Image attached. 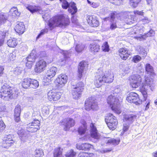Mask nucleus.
Segmentation results:
<instances>
[{"instance_id": "nucleus-6", "label": "nucleus", "mask_w": 157, "mask_h": 157, "mask_svg": "<svg viewBox=\"0 0 157 157\" xmlns=\"http://www.w3.org/2000/svg\"><path fill=\"white\" fill-rule=\"evenodd\" d=\"M84 87V84L82 82H79L75 85L72 86V94L74 98L78 99L79 98L83 91Z\"/></svg>"}, {"instance_id": "nucleus-41", "label": "nucleus", "mask_w": 157, "mask_h": 157, "mask_svg": "<svg viewBox=\"0 0 157 157\" xmlns=\"http://www.w3.org/2000/svg\"><path fill=\"white\" fill-rule=\"evenodd\" d=\"M43 155L44 152L41 149H36L34 155L35 157H41Z\"/></svg>"}, {"instance_id": "nucleus-17", "label": "nucleus", "mask_w": 157, "mask_h": 157, "mask_svg": "<svg viewBox=\"0 0 157 157\" xmlns=\"http://www.w3.org/2000/svg\"><path fill=\"white\" fill-rule=\"evenodd\" d=\"M87 67V64L85 62H81L79 63L78 66V76L79 78L82 76V73L84 70H86Z\"/></svg>"}, {"instance_id": "nucleus-28", "label": "nucleus", "mask_w": 157, "mask_h": 157, "mask_svg": "<svg viewBox=\"0 0 157 157\" xmlns=\"http://www.w3.org/2000/svg\"><path fill=\"white\" fill-rule=\"evenodd\" d=\"M115 14L114 13H111L110 15V21L111 23L110 24V29L113 30L117 27L116 25V20L115 18Z\"/></svg>"}, {"instance_id": "nucleus-33", "label": "nucleus", "mask_w": 157, "mask_h": 157, "mask_svg": "<svg viewBox=\"0 0 157 157\" xmlns=\"http://www.w3.org/2000/svg\"><path fill=\"white\" fill-rule=\"evenodd\" d=\"M61 148H56L53 152L54 157H64L62 155Z\"/></svg>"}, {"instance_id": "nucleus-1", "label": "nucleus", "mask_w": 157, "mask_h": 157, "mask_svg": "<svg viewBox=\"0 0 157 157\" xmlns=\"http://www.w3.org/2000/svg\"><path fill=\"white\" fill-rule=\"evenodd\" d=\"M130 81L131 85L134 88L138 87L142 83L140 90L144 101L146 100L147 98V91H152L155 89V85L153 80L149 77H144L143 79L139 75L134 74L130 76Z\"/></svg>"}, {"instance_id": "nucleus-18", "label": "nucleus", "mask_w": 157, "mask_h": 157, "mask_svg": "<svg viewBox=\"0 0 157 157\" xmlns=\"http://www.w3.org/2000/svg\"><path fill=\"white\" fill-rule=\"evenodd\" d=\"M3 144H6V147L12 146V145L15 143V142L12 140L11 136L10 135H6L3 139Z\"/></svg>"}, {"instance_id": "nucleus-48", "label": "nucleus", "mask_w": 157, "mask_h": 157, "mask_svg": "<svg viewBox=\"0 0 157 157\" xmlns=\"http://www.w3.org/2000/svg\"><path fill=\"white\" fill-rule=\"evenodd\" d=\"M22 71V69L21 67H17L15 68L13 72L15 75H18L20 74Z\"/></svg>"}, {"instance_id": "nucleus-61", "label": "nucleus", "mask_w": 157, "mask_h": 157, "mask_svg": "<svg viewBox=\"0 0 157 157\" xmlns=\"http://www.w3.org/2000/svg\"><path fill=\"white\" fill-rule=\"evenodd\" d=\"M108 12L107 9L106 8H102L100 10V12L101 14H105V13H107Z\"/></svg>"}, {"instance_id": "nucleus-58", "label": "nucleus", "mask_w": 157, "mask_h": 157, "mask_svg": "<svg viewBox=\"0 0 157 157\" xmlns=\"http://www.w3.org/2000/svg\"><path fill=\"white\" fill-rule=\"evenodd\" d=\"M11 10L12 11L13 10V14H15L17 16H19L20 15V12L18 11V10L17 9V8H14L13 9H12Z\"/></svg>"}, {"instance_id": "nucleus-3", "label": "nucleus", "mask_w": 157, "mask_h": 157, "mask_svg": "<svg viewBox=\"0 0 157 157\" xmlns=\"http://www.w3.org/2000/svg\"><path fill=\"white\" fill-rule=\"evenodd\" d=\"M18 92L15 89L6 84H4L0 90V97L2 99L9 101L17 97Z\"/></svg>"}, {"instance_id": "nucleus-59", "label": "nucleus", "mask_w": 157, "mask_h": 157, "mask_svg": "<svg viewBox=\"0 0 157 157\" xmlns=\"http://www.w3.org/2000/svg\"><path fill=\"white\" fill-rule=\"evenodd\" d=\"M134 14L136 15L137 14L141 16H143L144 14V12L143 10L139 11V10H136L134 11Z\"/></svg>"}, {"instance_id": "nucleus-64", "label": "nucleus", "mask_w": 157, "mask_h": 157, "mask_svg": "<svg viewBox=\"0 0 157 157\" xmlns=\"http://www.w3.org/2000/svg\"><path fill=\"white\" fill-rule=\"evenodd\" d=\"M27 61V62L26 63V65L28 68H30L31 67L33 62H29V61Z\"/></svg>"}, {"instance_id": "nucleus-22", "label": "nucleus", "mask_w": 157, "mask_h": 157, "mask_svg": "<svg viewBox=\"0 0 157 157\" xmlns=\"http://www.w3.org/2000/svg\"><path fill=\"white\" fill-rule=\"evenodd\" d=\"M14 119L15 121L18 122L20 120V115L21 112V106L19 105H17L14 110Z\"/></svg>"}, {"instance_id": "nucleus-31", "label": "nucleus", "mask_w": 157, "mask_h": 157, "mask_svg": "<svg viewBox=\"0 0 157 157\" xmlns=\"http://www.w3.org/2000/svg\"><path fill=\"white\" fill-rule=\"evenodd\" d=\"M87 129L86 123L85 121H83L82 125L79 127L78 130V132L80 135L84 134Z\"/></svg>"}, {"instance_id": "nucleus-8", "label": "nucleus", "mask_w": 157, "mask_h": 157, "mask_svg": "<svg viewBox=\"0 0 157 157\" xmlns=\"http://www.w3.org/2000/svg\"><path fill=\"white\" fill-rule=\"evenodd\" d=\"M85 109L87 111L91 109L96 110L98 109L97 103L91 98H88L85 102Z\"/></svg>"}, {"instance_id": "nucleus-50", "label": "nucleus", "mask_w": 157, "mask_h": 157, "mask_svg": "<svg viewBox=\"0 0 157 157\" xmlns=\"http://www.w3.org/2000/svg\"><path fill=\"white\" fill-rule=\"evenodd\" d=\"M119 140H117L114 139H109L108 140L107 143H110L114 145H116L119 143Z\"/></svg>"}, {"instance_id": "nucleus-26", "label": "nucleus", "mask_w": 157, "mask_h": 157, "mask_svg": "<svg viewBox=\"0 0 157 157\" xmlns=\"http://www.w3.org/2000/svg\"><path fill=\"white\" fill-rule=\"evenodd\" d=\"M17 134L20 137L21 140L24 142L27 139V134L25 131L21 128H20L17 131Z\"/></svg>"}, {"instance_id": "nucleus-30", "label": "nucleus", "mask_w": 157, "mask_h": 157, "mask_svg": "<svg viewBox=\"0 0 157 157\" xmlns=\"http://www.w3.org/2000/svg\"><path fill=\"white\" fill-rule=\"evenodd\" d=\"M31 78H26L24 79L21 82V85L23 88H28L30 86L31 83Z\"/></svg>"}, {"instance_id": "nucleus-11", "label": "nucleus", "mask_w": 157, "mask_h": 157, "mask_svg": "<svg viewBox=\"0 0 157 157\" xmlns=\"http://www.w3.org/2000/svg\"><path fill=\"white\" fill-rule=\"evenodd\" d=\"M46 67V63L44 60H40L36 63L35 68L36 72L40 73L43 71Z\"/></svg>"}, {"instance_id": "nucleus-35", "label": "nucleus", "mask_w": 157, "mask_h": 157, "mask_svg": "<svg viewBox=\"0 0 157 157\" xmlns=\"http://www.w3.org/2000/svg\"><path fill=\"white\" fill-rule=\"evenodd\" d=\"M121 90L119 88L118 86H117L114 87V90H113V94L118 97L121 94Z\"/></svg>"}, {"instance_id": "nucleus-63", "label": "nucleus", "mask_w": 157, "mask_h": 157, "mask_svg": "<svg viewBox=\"0 0 157 157\" xmlns=\"http://www.w3.org/2000/svg\"><path fill=\"white\" fill-rule=\"evenodd\" d=\"M91 6L93 8H96L99 6V4L98 3L93 2H92Z\"/></svg>"}, {"instance_id": "nucleus-40", "label": "nucleus", "mask_w": 157, "mask_h": 157, "mask_svg": "<svg viewBox=\"0 0 157 157\" xmlns=\"http://www.w3.org/2000/svg\"><path fill=\"white\" fill-rule=\"evenodd\" d=\"M141 0H130V4L134 8L136 7Z\"/></svg>"}, {"instance_id": "nucleus-46", "label": "nucleus", "mask_w": 157, "mask_h": 157, "mask_svg": "<svg viewBox=\"0 0 157 157\" xmlns=\"http://www.w3.org/2000/svg\"><path fill=\"white\" fill-rule=\"evenodd\" d=\"M145 69L146 71L148 73H152L153 72V67L149 64H147L146 65Z\"/></svg>"}, {"instance_id": "nucleus-2", "label": "nucleus", "mask_w": 157, "mask_h": 157, "mask_svg": "<svg viewBox=\"0 0 157 157\" xmlns=\"http://www.w3.org/2000/svg\"><path fill=\"white\" fill-rule=\"evenodd\" d=\"M114 75L113 74L105 72V73L101 70H98L95 76V79L94 84L97 88L99 87L102 84L104 83H110L113 80Z\"/></svg>"}, {"instance_id": "nucleus-38", "label": "nucleus", "mask_w": 157, "mask_h": 157, "mask_svg": "<svg viewBox=\"0 0 157 157\" xmlns=\"http://www.w3.org/2000/svg\"><path fill=\"white\" fill-rule=\"evenodd\" d=\"M84 45L81 43H79L76 45L75 49L77 52H80L84 49Z\"/></svg>"}, {"instance_id": "nucleus-29", "label": "nucleus", "mask_w": 157, "mask_h": 157, "mask_svg": "<svg viewBox=\"0 0 157 157\" xmlns=\"http://www.w3.org/2000/svg\"><path fill=\"white\" fill-rule=\"evenodd\" d=\"M89 48L90 51L93 53L98 52L100 49L99 45L96 44H91Z\"/></svg>"}, {"instance_id": "nucleus-42", "label": "nucleus", "mask_w": 157, "mask_h": 157, "mask_svg": "<svg viewBox=\"0 0 157 157\" xmlns=\"http://www.w3.org/2000/svg\"><path fill=\"white\" fill-rule=\"evenodd\" d=\"M36 57L33 52H31L30 55L27 58V60L29 62H34L35 61Z\"/></svg>"}, {"instance_id": "nucleus-20", "label": "nucleus", "mask_w": 157, "mask_h": 157, "mask_svg": "<svg viewBox=\"0 0 157 157\" xmlns=\"http://www.w3.org/2000/svg\"><path fill=\"white\" fill-rule=\"evenodd\" d=\"M154 31L152 30H150L146 34L143 35H139L134 36V37L137 40L141 41L145 40L147 37H150L154 35Z\"/></svg>"}, {"instance_id": "nucleus-10", "label": "nucleus", "mask_w": 157, "mask_h": 157, "mask_svg": "<svg viewBox=\"0 0 157 157\" xmlns=\"http://www.w3.org/2000/svg\"><path fill=\"white\" fill-rule=\"evenodd\" d=\"M68 78L65 75L60 74L56 79L57 85L61 87H63L67 82Z\"/></svg>"}, {"instance_id": "nucleus-62", "label": "nucleus", "mask_w": 157, "mask_h": 157, "mask_svg": "<svg viewBox=\"0 0 157 157\" xmlns=\"http://www.w3.org/2000/svg\"><path fill=\"white\" fill-rule=\"evenodd\" d=\"M91 145L88 143L82 144L81 145L79 146V147H91Z\"/></svg>"}, {"instance_id": "nucleus-9", "label": "nucleus", "mask_w": 157, "mask_h": 157, "mask_svg": "<svg viewBox=\"0 0 157 157\" xmlns=\"http://www.w3.org/2000/svg\"><path fill=\"white\" fill-rule=\"evenodd\" d=\"M138 94L134 92H131L127 98V100L130 103H134L136 105H139L141 103V101L140 100Z\"/></svg>"}, {"instance_id": "nucleus-24", "label": "nucleus", "mask_w": 157, "mask_h": 157, "mask_svg": "<svg viewBox=\"0 0 157 157\" xmlns=\"http://www.w3.org/2000/svg\"><path fill=\"white\" fill-rule=\"evenodd\" d=\"M25 27L22 22H19L15 26V30L16 32L19 34H23L25 30Z\"/></svg>"}, {"instance_id": "nucleus-25", "label": "nucleus", "mask_w": 157, "mask_h": 157, "mask_svg": "<svg viewBox=\"0 0 157 157\" xmlns=\"http://www.w3.org/2000/svg\"><path fill=\"white\" fill-rule=\"evenodd\" d=\"M136 116L133 114H127L124 116V120L128 124H131L135 120Z\"/></svg>"}, {"instance_id": "nucleus-45", "label": "nucleus", "mask_w": 157, "mask_h": 157, "mask_svg": "<svg viewBox=\"0 0 157 157\" xmlns=\"http://www.w3.org/2000/svg\"><path fill=\"white\" fill-rule=\"evenodd\" d=\"M60 1L62 2V7L64 9H67L68 7L69 8V6H71V4H69L66 0H60Z\"/></svg>"}, {"instance_id": "nucleus-7", "label": "nucleus", "mask_w": 157, "mask_h": 157, "mask_svg": "<svg viewBox=\"0 0 157 157\" xmlns=\"http://www.w3.org/2000/svg\"><path fill=\"white\" fill-rule=\"evenodd\" d=\"M105 121L110 129L113 130L116 128L118 121L116 117L113 114L111 113L108 114L105 118Z\"/></svg>"}, {"instance_id": "nucleus-55", "label": "nucleus", "mask_w": 157, "mask_h": 157, "mask_svg": "<svg viewBox=\"0 0 157 157\" xmlns=\"http://www.w3.org/2000/svg\"><path fill=\"white\" fill-rule=\"evenodd\" d=\"M129 124L124 123L123 124V131L125 132L127 131L129 128Z\"/></svg>"}, {"instance_id": "nucleus-23", "label": "nucleus", "mask_w": 157, "mask_h": 157, "mask_svg": "<svg viewBox=\"0 0 157 157\" xmlns=\"http://www.w3.org/2000/svg\"><path fill=\"white\" fill-rule=\"evenodd\" d=\"M9 32L8 30L0 31V46L3 44L4 39L9 35Z\"/></svg>"}, {"instance_id": "nucleus-60", "label": "nucleus", "mask_w": 157, "mask_h": 157, "mask_svg": "<svg viewBox=\"0 0 157 157\" xmlns=\"http://www.w3.org/2000/svg\"><path fill=\"white\" fill-rule=\"evenodd\" d=\"M130 14V13L129 12H124L123 15V17H124L123 19L124 20L127 19L129 16V15Z\"/></svg>"}, {"instance_id": "nucleus-14", "label": "nucleus", "mask_w": 157, "mask_h": 157, "mask_svg": "<svg viewBox=\"0 0 157 157\" xmlns=\"http://www.w3.org/2000/svg\"><path fill=\"white\" fill-rule=\"evenodd\" d=\"M87 21L88 23L92 27H97L99 22L96 17L94 15H90L87 16Z\"/></svg>"}, {"instance_id": "nucleus-13", "label": "nucleus", "mask_w": 157, "mask_h": 157, "mask_svg": "<svg viewBox=\"0 0 157 157\" xmlns=\"http://www.w3.org/2000/svg\"><path fill=\"white\" fill-rule=\"evenodd\" d=\"M25 6L26 9L30 11L32 13L36 12L39 13L40 14H43L44 13V11L40 7L33 6L28 4H25Z\"/></svg>"}, {"instance_id": "nucleus-39", "label": "nucleus", "mask_w": 157, "mask_h": 157, "mask_svg": "<svg viewBox=\"0 0 157 157\" xmlns=\"http://www.w3.org/2000/svg\"><path fill=\"white\" fill-rule=\"evenodd\" d=\"M31 82L30 87L34 89H36L39 86V83L36 80L31 79Z\"/></svg>"}, {"instance_id": "nucleus-52", "label": "nucleus", "mask_w": 157, "mask_h": 157, "mask_svg": "<svg viewBox=\"0 0 157 157\" xmlns=\"http://www.w3.org/2000/svg\"><path fill=\"white\" fill-rule=\"evenodd\" d=\"M48 29H44L42 30H41L40 33L36 37V39H38L39 38L40 36L48 32Z\"/></svg>"}, {"instance_id": "nucleus-44", "label": "nucleus", "mask_w": 157, "mask_h": 157, "mask_svg": "<svg viewBox=\"0 0 157 157\" xmlns=\"http://www.w3.org/2000/svg\"><path fill=\"white\" fill-rule=\"evenodd\" d=\"M33 113L32 114V117H37L40 116V113L39 110L36 108H34L33 109Z\"/></svg>"}, {"instance_id": "nucleus-43", "label": "nucleus", "mask_w": 157, "mask_h": 157, "mask_svg": "<svg viewBox=\"0 0 157 157\" xmlns=\"http://www.w3.org/2000/svg\"><path fill=\"white\" fill-rule=\"evenodd\" d=\"M76 152L72 149H71L68 152H67L65 155L66 157H75L76 155Z\"/></svg>"}, {"instance_id": "nucleus-21", "label": "nucleus", "mask_w": 157, "mask_h": 157, "mask_svg": "<svg viewBox=\"0 0 157 157\" xmlns=\"http://www.w3.org/2000/svg\"><path fill=\"white\" fill-rule=\"evenodd\" d=\"M119 53L120 57L124 60H126L130 55L128 51L125 48L120 49L119 50Z\"/></svg>"}, {"instance_id": "nucleus-56", "label": "nucleus", "mask_w": 157, "mask_h": 157, "mask_svg": "<svg viewBox=\"0 0 157 157\" xmlns=\"http://www.w3.org/2000/svg\"><path fill=\"white\" fill-rule=\"evenodd\" d=\"M142 21L144 24L148 23L150 21V20H149L148 18L146 17L143 16L141 18Z\"/></svg>"}, {"instance_id": "nucleus-49", "label": "nucleus", "mask_w": 157, "mask_h": 157, "mask_svg": "<svg viewBox=\"0 0 157 157\" xmlns=\"http://www.w3.org/2000/svg\"><path fill=\"white\" fill-rule=\"evenodd\" d=\"M110 2L116 5H120L122 3V0H108Z\"/></svg>"}, {"instance_id": "nucleus-12", "label": "nucleus", "mask_w": 157, "mask_h": 157, "mask_svg": "<svg viewBox=\"0 0 157 157\" xmlns=\"http://www.w3.org/2000/svg\"><path fill=\"white\" fill-rule=\"evenodd\" d=\"M63 124L64 125V129L66 131L68 130L71 127H72L75 124V121L70 118L63 120Z\"/></svg>"}, {"instance_id": "nucleus-16", "label": "nucleus", "mask_w": 157, "mask_h": 157, "mask_svg": "<svg viewBox=\"0 0 157 157\" xmlns=\"http://www.w3.org/2000/svg\"><path fill=\"white\" fill-rule=\"evenodd\" d=\"M90 127V136L91 137L95 139H98L99 138L100 135L98 132L96 127L93 123H91Z\"/></svg>"}, {"instance_id": "nucleus-4", "label": "nucleus", "mask_w": 157, "mask_h": 157, "mask_svg": "<svg viewBox=\"0 0 157 157\" xmlns=\"http://www.w3.org/2000/svg\"><path fill=\"white\" fill-rule=\"evenodd\" d=\"M69 23V19L67 16L61 15L55 17L48 23V26L51 30L56 26L63 27L67 26Z\"/></svg>"}, {"instance_id": "nucleus-51", "label": "nucleus", "mask_w": 157, "mask_h": 157, "mask_svg": "<svg viewBox=\"0 0 157 157\" xmlns=\"http://www.w3.org/2000/svg\"><path fill=\"white\" fill-rule=\"evenodd\" d=\"M141 59V58L139 55L135 56L133 58L132 60L133 62L136 63L140 61Z\"/></svg>"}, {"instance_id": "nucleus-36", "label": "nucleus", "mask_w": 157, "mask_h": 157, "mask_svg": "<svg viewBox=\"0 0 157 157\" xmlns=\"http://www.w3.org/2000/svg\"><path fill=\"white\" fill-rule=\"evenodd\" d=\"M136 50L139 52V53L143 56H146L147 53L144 48L140 46L139 45L136 47Z\"/></svg>"}, {"instance_id": "nucleus-53", "label": "nucleus", "mask_w": 157, "mask_h": 157, "mask_svg": "<svg viewBox=\"0 0 157 157\" xmlns=\"http://www.w3.org/2000/svg\"><path fill=\"white\" fill-rule=\"evenodd\" d=\"M33 121L31 122L33 125H36L39 127H40V122L38 119H36L33 118Z\"/></svg>"}, {"instance_id": "nucleus-15", "label": "nucleus", "mask_w": 157, "mask_h": 157, "mask_svg": "<svg viewBox=\"0 0 157 157\" xmlns=\"http://www.w3.org/2000/svg\"><path fill=\"white\" fill-rule=\"evenodd\" d=\"M60 93H56L52 91H49L48 93V98L51 101H56L60 98Z\"/></svg>"}, {"instance_id": "nucleus-19", "label": "nucleus", "mask_w": 157, "mask_h": 157, "mask_svg": "<svg viewBox=\"0 0 157 157\" xmlns=\"http://www.w3.org/2000/svg\"><path fill=\"white\" fill-rule=\"evenodd\" d=\"M57 71V68L56 67L50 68L47 71L45 75L46 77L48 79L51 78L55 75Z\"/></svg>"}, {"instance_id": "nucleus-37", "label": "nucleus", "mask_w": 157, "mask_h": 157, "mask_svg": "<svg viewBox=\"0 0 157 157\" xmlns=\"http://www.w3.org/2000/svg\"><path fill=\"white\" fill-rule=\"evenodd\" d=\"M7 19V17L6 14L1 13L0 14V24L5 23Z\"/></svg>"}, {"instance_id": "nucleus-32", "label": "nucleus", "mask_w": 157, "mask_h": 157, "mask_svg": "<svg viewBox=\"0 0 157 157\" xmlns=\"http://www.w3.org/2000/svg\"><path fill=\"white\" fill-rule=\"evenodd\" d=\"M7 44L9 47H14L17 44L16 39L13 38H11L8 40Z\"/></svg>"}, {"instance_id": "nucleus-5", "label": "nucleus", "mask_w": 157, "mask_h": 157, "mask_svg": "<svg viewBox=\"0 0 157 157\" xmlns=\"http://www.w3.org/2000/svg\"><path fill=\"white\" fill-rule=\"evenodd\" d=\"M107 102L111 106L113 111L118 114L121 113L119 100L117 96L112 94H110L107 98Z\"/></svg>"}, {"instance_id": "nucleus-34", "label": "nucleus", "mask_w": 157, "mask_h": 157, "mask_svg": "<svg viewBox=\"0 0 157 157\" xmlns=\"http://www.w3.org/2000/svg\"><path fill=\"white\" fill-rule=\"evenodd\" d=\"M71 6L68 10V11L72 14H74L77 11V8L75 6V4L74 2H73L71 3Z\"/></svg>"}, {"instance_id": "nucleus-54", "label": "nucleus", "mask_w": 157, "mask_h": 157, "mask_svg": "<svg viewBox=\"0 0 157 157\" xmlns=\"http://www.w3.org/2000/svg\"><path fill=\"white\" fill-rule=\"evenodd\" d=\"M42 111L43 113L47 114L49 113V109L47 106H44L42 109Z\"/></svg>"}, {"instance_id": "nucleus-27", "label": "nucleus", "mask_w": 157, "mask_h": 157, "mask_svg": "<svg viewBox=\"0 0 157 157\" xmlns=\"http://www.w3.org/2000/svg\"><path fill=\"white\" fill-rule=\"evenodd\" d=\"M26 129L28 132H36L39 129L40 127L36 125H33L31 123H30L27 125Z\"/></svg>"}, {"instance_id": "nucleus-57", "label": "nucleus", "mask_w": 157, "mask_h": 157, "mask_svg": "<svg viewBox=\"0 0 157 157\" xmlns=\"http://www.w3.org/2000/svg\"><path fill=\"white\" fill-rule=\"evenodd\" d=\"M5 128V125L3 121L0 120V132Z\"/></svg>"}, {"instance_id": "nucleus-47", "label": "nucleus", "mask_w": 157, "mask_h": 157, "mask_svg": "<svg viewBox=\"0 0 157 157\" xmlns=\"http://www.w3.org/2000/svg\"><path fill=\"white\" fill-rule=\"evenodd\" d=\"M101 49L105 52H108L109 50V46L107 42H105L101 46Z\"/></svg>"}]
</instances>
